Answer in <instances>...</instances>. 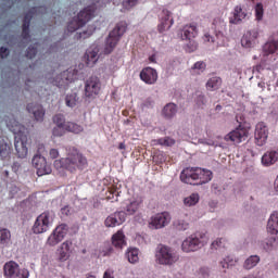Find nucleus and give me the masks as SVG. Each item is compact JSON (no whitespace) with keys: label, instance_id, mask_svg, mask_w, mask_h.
<instances>
[{"label":"nucleus","instance_id":"obj_39","mask_svg":"<svg viewBox=\"0 0 278 278\" xmlns=\"http://www.w3.org/2000/svg\"><path fill=\"white\" fill-rule=\"evenodd\" d=\"M225 40V35L223 31L216 33V39L210 35H204V41L205 42H216L217 45H220V41L223 42Z\"/></svg>","mask_w":278,"mask_h":278},{"label":"nucleus","instance_id":"obj_52","mask_svg":"<svg viewBox=\"0 0 278 278\" xmlns=\"http://www.w3.org/2000/svg\"><path fill=\"white\" fill-rule=\"evenodd\" d=\"M65 132L66 129L64 128V126H55L52 130L53 136H55L56 138H61V136H64Z\"/></svg>","mask_w":278,"mask_h":278},{"label":"nucleus","instance_id":"obj_17","mask_svg":"<svg viewBox=\"0 0 278 278\" xmlns=\"http://www.w3.org/2000/svg\"><path fill=\"white\" fill-rule=\"evenodd\" d=\"M168 223H170V214L163 212L154 215L151 218L150 225L154 227V229H162V227H166Z\"/></svg>","mask_w":278,"mask_h":278},{"label":"nucleus","instance_id":"obj_38","mask_svg":"<svg viewBox=\"0 0 278 278\" xmlns=\"http://www.w3.org/2000/svg\"><path fill=\"white\" fill-rule=\"evenodd\" d=\"M206 67H207V65L205 64V62L198 61L191 67V73H192V75H201V73H203Z\"/></svg>","mask_w":278,"mask_h":278},{"label":"nucleus","instance_id":"obj_64","mask_svg":"<svg viewBox=\"0 0 278 278\" xmlns=\"http://www.w3.org/2000/svg\"><path fill=\"white\" fill-rule=\"evenodd\" d=\"M87 35H88V31H83V33L80 34V38H86Z\"/></svg>","mask_w":278,"mask_h":278},{"label":"nucleus","instance_id":"obj_34","mask_svg":"<svg viewBox=\"0 0 278 278\" xmlns=\"http://www.w3.org/2000/svg\"><path fill=\"white\" fill-rule=\"evenodd\" d=\"M64 129L70 134H81V131H84V126L74 122H66Z\"/></svg>","mask_w":278,"mask_h":278},{"label":"nucleus","instance_id":"obj_40","mask_svg":"<svg viewBox=\"0 0 278 278\" xmlns=\"http://www.w3.org/2000/svg\"><path fill=\"white\" fill-rule=\"evenodd\" d=\"M61 80L56 81V86L60 88V86H64L66 84H68V81H72L73 80V74L68 71H64L62 74H61Z\"/></svg>","mask_w":278,"mask_h":278},{"label":"nucleus","instance_id":"obj_15","mask_svg":"<svg viewBox=\"0 0 278 278\" xmlns=\"http://www.w3.org/2000/svg\"><path fill=\"white\" fill-rule=\"evenodd\" d=\"M254 140L257 147H264L268 140V127L264 122L256 124L254 131Z\"/></svg>","mask_w":278,"mask_h":278},{"label":"nucleus","instance_id":"obj_41","mask_svg":"<svg viewBox=\"0 0 278 278\" xmlns=\"http://www.w3.org/2000/svg\"><path fill=\"white\" fill-rule=\"evenodd\" d=\"M199 193H192L191 195L185 198L184 203L187 207H192L199 203Z\"/></svg>","mask_w":278,"mask_h":278},{"label":"nucleus","instance_id":"obj_31","mask_svg":"<svg viewBox=\"0 0 278 278\" xmlns=\"http://www.w3.org/2000/svg\"><path fill=\"white\" fill-rule=\"evenodd\" d=\"M220 86H223V78L218 76H214L206 81V89L212 92H214V90H218Z\"/></svg>","mask_w":278,"mask_h":278},{"label":"nucleus","instance_id":"obj_47","mask_svg":"<svg viewBox=\"0 0 278 278\" xmlns=\"http://www.w3.org/2000/svg\"><path fill=\"white\" fill-rule=\"evenodd\" d=\"M157 144H161V147H173L175 144V139L170 137H164L157 139Z\"/></svg>","mask_w":278,"mask_h":278},{"label":"nucleus","instance_id":"obj_45","mask_svg":"<svg viewBox=\"0 0 278 278\" xmlns=\"http://www.w3.org/2000/svg\"><path fill=\"white\" fill-rule=\"evenodd\" d=\"M174 227L178 231H186V229H188V227H190V224H188V222H186L184 219H177L176 222H174Z\"/></svg>","mask_w":278,"mask_h":278},{"label":"nucleus","instance_id":"obj_49","mask_svg":"<svg viewBox=\"0 0 278 278\" xmlns=\"http://www.w3.org/2000/svg\"><path fill=\"white\" fill-rule=\"evenodd\" d=\"M255 16L256 21H262V18H264V4L261 2L255 5Z\"/></svg>","mask_w":278,"mask_h":278},{"label":"nucleus","instance_id":"obj_2","mask_svg":"<svg viewBox=\"0 0 278 278\" xmlns=\"http://www.w3.org/2000/svg\"><path fill=\"white\" fill-rule=\"evenodd\" d=\"M53 165L56 170L77 173L88 168V159L77 148L72 147L67 149L66 157L55 160Z\"/></svg>","mask_w":278,"mask_h":278},{"label":"nucleus","instance_id":"obj_26","mask_svg":"<svg viewBox=\"0 0 278 278\" xmlns=\"http://www.w3.org/2000/svg\"><path fill=\"white\" fill-rule=\"evenodd\" d=\"M263 166H273L278 162V152L275 150L267 151L264 153L261 160Z\"/></svg>","mask_w":278,"mask_h":278},{"label":"nucleus","instance_id":"obj_22","mask_svg":"<svg viewBox=\"0 0 278 278\" xmlns=\"http://www.w3.org/2000/svg\"><path fill=\"white\" fill-rule=\"evenodd\" d=\"M27 112L34 115L35 121H37V123H42V121H45V108H42V105L38 103H29L27 105Z\"/></svg>","mask_w":278,"mask_h":278},{"label":"nucleus","instance_id":"obj_24","mask_svg":"<svg viewBox=\"0 0 278 278\" xmlns=\"http://www.w3.org/2000/svg\"><path fill=\"white\" fill-rule=\"evenodd\" d=\"M143 200L142 198H136L130 200V202L125 206V214L128 216H134L140 207H142Z\"/></svg>","mask_w":278,"mask_h":278},{"label":"nucleus","instance_id":"obj_30","mask_svg":"<svg viewBox=\"0 0 278 278\" xmlns=\"http://www.w3.org/2000/svg\"><path fill=\"white\" fill-rule=\"evenodd\" d=\"M265 55H273L278 51V39H269L263 47Z\"/></svg>","mask_w":278,"mask_h":278},{"label":"nucleus","instance_id":"obj_18","mask_svg":"<svg viewBox=\"0 0 278 278\" xmlns=\"http://www.w3.org/2000/svg\"><path fill=\"white\" fill-rule=\"evenodd\" d=\"M258 37L260 33L257 30H248L241 38V47L252 49V47H255V40H257Z\"/></svg>","mask_w":278,"mask_h":278},{"label":"nucleus","instance_id":"obj_33","mask_svg":"<svg viewBox=\"0 0 278 278\" xmlns=\"http://www.w3.org/2000/svg\"><path fill=\"white\" fill-rule=\"evenodd\" d=\"M87 56V66H94L99 61V50H89L86 52Z\"/></svg>","mask_w":278,"mask_h":278},{"label":"nucleus","instance_id":"obj_51","mask_svg":"<svg viewBox=\"0 0 278 278\" xmlns=\"http://www.w3.org/2000/svg\"><path fill=\"white\" fill-rule=\"evenodd\" d=\"M108 193H109L106 195L108 201H112L114 197H116L114 201H118V191L116 190V187L109 188Z\"/></svg>","mask_w":278,"mask_h":278},{"label":"nucleus","instance_id":"obj_50","mask_svg":"<svg viewBox=\"0 0 278 278\" xmlns=\"http://www.w3.org/2000/svg\"><path fill=\"white\" fill-rule=\"evenodd\" d=\"M112 253H114V249L112 248V245H108L102 248V250L100 251L99 257H110Z\"/></svg>","mask_w":278,"mask_h":278},{"label":"nucleus","instance_id":"obj_56","mask_svg":"<svg viewBox=\"0 0 278 278\" xmlns=\"http://www.w3.org/2000/svg\"><path fill=\"white\" fill-rule=\"evenodd\" d=\"M9 155H10V150L8 149V146H5L4 150H3V146H0V156L8 157Z\"/></svg>","mask_w":278,"mask_h":278},{"label":"nucleus","instance_id":"obj_20","mask_svg":"<svg viewBox=\"0 0 278 278\" xmlns=\"http://www.w3.org/2000/svg\"><path fill=\"white\" fill-rule=\"evenodd\" d=\"M140 79L141 81H144V84L153 86V84L157 81V71H155V68L152 67H144L140 72Z\"/></svg>","mask_w":278,"mask_h":278},{"label":"nucleus","instance_id":"obj_5","mask_svg":"<svg viewBox=\"0 0 278 278\" xmlns=\"http://www.w3.org/2000/svg\"><path fill=\"white\" fill-rule=\"evenodd\" d=\"M97 11V4L89 5L85 8L83 11H80L77 15V17L73 18L67 24V31L73 34V31H77L79 27H84L86 23H88L90 20L94 17V12Z\"/></svg>","mask_w":278,"mask_h":278},{"label":"nucleus","instance_id":"obj_28","mask_svg":"<svg viewBox=\"0 0 278 278\" xmlns=\"http://www.w3.org/2000/svg\"><path fill=\"white\" fill-rule=\"evenodd\" d=\"M247 18V12L242 10V7L237 5L233 10V16L230 18L232 25H238L242 20Z\"/></svg>","mask_w":278,"mask_h":278},{"label":"nucleus","instance_id":"obj_60","mask_svg":"<svg viewBox=\"0 0 278 278\" xmlns=\"http://www.w3.org/2000/svg\"><path fill=\"white\" fill-rule=\"evenodd\" d=\"M149 62L152 63V64H156V56L155 54H152L151 56H149Z\"/></svg>","mask_w":278,"mask_h":278},{"label":"nucleus","instance_id":"obj_35","mask_svg":"<svg viewBox=\"0 0 278 278\" xmlns=\"http://www.w3.org/2000/svg\"><path fill=\"white\" fill-rule=\"evenodd\" d=\"M177 114V104L175 103H168L163 109V115L165 118H173Z\"/></svg>","mask_w":278,"mask_h":278},{"label":"nucleus","instance_id":"obj_61","mask_svg":"<svg viewBox=\"0 0 278 278\" xmlns=\"http://www.w3.org/2000/svg\"><path fill=\"white\" fill-rule=\"evenodd\" d=\"M159 161L160 164H162L163 162H165V159H164V154H159L155 156Z\"/></svg>","mask_w":278,"mask_h":278},{"label":"nucleus","instance_id":"obj_55","mask_svg":"<svg viewBox=\"0 0 278 278\" xmlns=\"http://www.w3.org/2000/svg\"><path fill=\"white\" fill-rule=\"evenodd\" d=\"M49 156L51 157V160H58V157H60V151H58V149H51L49 152Z\"/></svg>","mask_w":278,"mask_h":278},{"label":"nucleus","instance_id":"obj_19","mask_svg":"<svg viewBox=\"0 0 278 278\" xmlns=\"http://www.w3.org/2000/svg\"><path fill=\"white\" fill-rule=\"evenodd\" d=\"M38 12L37 8H31L24 16L23 26H22V38L24 40H28L29 38V25L31 23V18H34V14Z\"/></svg>","mask_w":278,"mask_h":278},{"label":"nucleus","instance_id":"obj_7","mask_svg":"<svg viewBox=\"0 0 278 278\" xmlns=\"http://www.w3.org/2000/svg\"><path fill=\"white\" fill-rule=\"evenodd\" d=\"M125 31H127V24L121 22L115 26V28L109 34L106 38L103 49L104 55H110V53L116 49V45H118V41Z\"/></svg>","mask_w":278,"mask_h":278},{"label":"nucleus","instance_id":"obj_14","mask_svg":"<svg viewBox=\"0 0 278 278\" xmlns=\"http://www.w3.org/2000/svg\"><path fill=\"white\" fill-rule=\"evenodd\" d=\"M160 24L157 25L159 34H164V31H168L175 21L173 20V15L170 11L163 9L159 15Z\"/></svg>","mask_w":278,"mask_h":278},{"label":"nucleus","instance_id":"obj_9","mask_svg":"<svg viewBox=\"0 0 278 278\" xmlns=\"http://www.w3.org/2000/svg\"><path fill=\"white\" fill-rule=\"evenodd\" d=\"M3 271L7 278H29V270L26 268L21 269L14 261L5 263Z\"/></svg>","mask_w":278,"mask_h":278},{"label":"nucleus","instance_id":"obj_57","mask_svg":"<svg viewBox=\"0 0 278 278\" xmlns=\"http://www.w3.org/2000/svg\"><path fill=\"white\" fill-rule=\"evenodd\" d=\"M103 278H114L113 269H106L103 274Z\"/></svg>","mask_w":278,"mask_h":278},{"label":"nucleus","instance_id":"obj_44","mask_svg":"<svg viewBox=\"0 0 278 278\" xmlns=\"http://www.w3.org/2000/svg\"><path fill=\"white\" fill-rule=\"evenodd\" d=\"M65 104L67 108H75L77 105V93H70L65 97Z\"/></svg>","mask_w":278,"mask_h":278},{"label":"nucleus","instance_id":"obj_12","mask_svg":"<svg viewBox=\"0 0 278 278\" xmlns=\"http://www.w3.org/2000/svg\"><path fill=\"white\" fill-rule=\"evenodd\" d=\"M101 92V80L97 76L89 77L85 83V97L96 99Z\"/></svg>","mask_w":278,"mask_h":278},{"label":"nucleus","instance_id":"obj_53","mask_svg":"<svg viewBox=\"0 0 278 278\" xmlns=\"http://www.w3.org/2000/svg\"><path fill=\"white\" fill-rule=\"evenodd\" d=\"M199 278H207L210 277V269L207 267H201L198 271Z\"/></svg>","mask_w":278,"mask_h":278},{"label":"nucleus","instance_id":"obj_37","mask_svg":"<svg viewBox=\"0 0 278 278\" xmlns=\"http://www.w3.org/2000/svg\"><path fill=\"white\" fill-rule=\"evenodd\" d=\"M126 257L130 264H136L140 260L138 256V249L136 248H130L126 252Z\"/></svg>","mask_w":278,"mask_h":278},{"label":"nucleus","instance_id":"obj_46","mask_svg":"<svg viewBox=\"0 0 278 278\" xmlns=\"http://www.w3.org/2000/svg\"><path fill=\"white\" fill-rule=\"evenodd\" d=\"M236 262L238 261H236V258L232 256H227L220 262V266L222 268H229L230 266H236Z\"/></svg>","mask_w":278,"mask_h":278},{"label":"nucleus","instance_id":"obj_6","mask_svg":"<svg viewBox=\"0 0 278 278\" xmlns=\"http://www.w3.org/2000/svg\"><path fill=\"white\" fill-rule=\"evenodd\" d=\"M207 235L205 232H195L182 241L181 249L184 253H194L207 244Z\"/></svg>","mask_w":278,"mask_h":278},{"label":"nucleus","instance_id":"obj_42","mask_svg":"<svg viewBox=\"0 0 278 278\" xmlns=\"http://www.w3.org/2000/svg\"><path fill=\"white\" fill-rule=\"evenodd\" d=\"M225 247H227V240L224 238L216 239L211 243L212 251H218V249H225Z\"/></svg>","mask_w":278,"mask_h":278},{"label":"nucleus","instance_id":"obj_8","mask_svg":"<svg viewBox=\"0 0 278 278\" xmlns=\"http://www.w3.org/2000/svg\"><path fill=\"white\" fill-rule=\"evenodd\" d=\"M55 214L51 211H46L41 213L35 220L33 225V233H47V230L53 225Z\"/></svg>","mask_w":278,"mask_h":278},{"label":"nucleus","instance_id":"obj_62","mask_svg":"<svg viewBox=\"0 0 278 278\" xmlns=\"http://www.w3.org/2000/svg\"><path fill=\"white\" fill-rule=\"evenodd\" d=\"M257 86H258L262 90H266V83L260 81V83L257 84Z\"/></svg>","mask_w":278,"mask_h":278},{"label":"nucleus","instance_id":"obj_63","mask_svg":"<svg viewBox=\"0 0 278 278\" xmlns=\"http://www.w3.org/2000/svg\"><path fill=\"white\" fill-rule=\"evenodd\" d=\"M118 149H119V150H125V149H126L125 143H124V142H121V143L118 144Z\"/></svg>","mask_w":278,"mask_h":278},{"label":"nucleus","instance_id":"obj_1","mask_svg":"<svg viewBox=\"0 0 278 278\" xmlns=\"http://www.w3.org/2000/svg\"><path fill=\"white\" fill-rule=\"evenodd\" d=\"M4 121L7 123V127L15 136L14 147L17 153V157H21L22 160L27 157V153L29 152V149L27 148L29 142V129L18 123V121L14 118V115L11 117H5Z\"/></svg>","mask_w":278,"mask_h":278},{"label":"nucleus","instance_id":"obj_21","mask_svg":"<svg viewBox=\"0 0 278 278\" xmlns=\"http://www.w3.org/2000/svg\"><path fill=\"white\" fill-rule=\"evenodd\" d=\"M71 253H73V241L66 240L61 244L60 249L58 250L59 262H66L71 257Z\"/></svg>","mask_w":278,"mask_h":278},{"label":"nucleus","instance_id":"obj_11","mask_svg":"<svg viewBox=\"0 0 278 278\" xmlns=\"http://www.w3.org/2000/svg\"><path fill=\"white\" fill-rule=\"evenodd\" d=\"M66 233H68V225L61 224L55 227V229L51 232L48 237L47 245L48 247H55L66 238Z\"/></svg>","mask_w":278,"mask_h":278},{"label":"nucleus","instance_id":"obj_23","mask_svg":"<svg viewBox=\"0 0 278 278\" xmlns=\"http://www.w3.org/2000/svg\"><path fill=\"white\" fill-rule=\"evenodd\" d=\"M199 36V28H197V24H189L184 26L182 28V40H192Z\"/></svg>","mask_w":278,"mask_h":278},{"label":"nucleus","instance_id":"obj_54","mask_svg":"<svg viewBox=\"0 0 278 278\" xmlns=\"http://www.w3.org/2000/svg\"><path fill=\"white\" fill-rule=\"evenodd\" d=\"M8 55H10V49H8L5 47H1L0 48V58L2 60H4V58H8Z\"/></svg>","mask_w":278,"mask_h":278},{"label":"nucleus","instance_id":"obj_25","mask_svg":"<svg viewBox=\"0 0 278 278\" xmlns=\"http://www.w3.org/2000/svg\"><path fill=\"white\" fill-rule=\"evenodd\" d=\"M267 233L278 236V212H274L267 222Z\"/></svg>","mask_w":278,"mask_h":278},{"label":"nucleus","instance_id":"obj_10","mask_svg":"<svg viewBox=\"0 0 278 278\" xmlns=\"http://www.w3.org/2000/svg\"><path fill=\"white\" fill-rule=\"evenodd\" d=\"M247 138H249V128L240 124L235 130L228 132L224 137V140L226 142H235V144H240V142H244Z\"/></svg>","mask_w":278,"mask_h":278},{"label":"nucleus","instance_id":"obj_3","mask_svg":"<svg viewBox=\"0 0 278 278\" xmlns=\"http://www.w3.org/2000/svg\"><path fill=\"white\" fill-rule=\"evenodd\" d=\"M180 181L190 186H203L212 181V170L201 167H187L180 174Z\"/></svg>","mask_w":278,"mask_h":278},{"label":"nucleus","instance_id":"obj_13","mask_svg":"<svg viewBox=\"0 0 278 278\" xmlns=\"http://www.w3.org/2000/svg\"><path fill=\"white\" fill-rule=\"evenodd\" d=\"M34 168L37 170L38 177H43V175H51L53 169L47 163V159L40 154H35L31 161Z\"/></svg>","mask_w":278,"mask_h":278},{"label":"nucleus","instance_id":"obj_32","mask_svg":"<svg viewBox=\"0 0 278 278\" xmlns=\"http://www.w3.org/2000/svg\"><path fill=\"white\" fill-rule=\"evenodd\" d=\"M277 240H278V235L271 236L270 238L261 242V248L266 252L273 251V249H275V243L277 242Z\"/></svg>","mask_w":278,"mask_h":278},{"label":"nucleus","instance_id":"obj_58","mask_svg":"<svg viewBox=\"0 0 278 278\" xmlns=\"http://www.w3.org/2000/svg\"><path fill=\"white\" fill-rule=\"evenodd\" d=\"M138 3V0H126L124 1V5H128V8H134Z\"/></svg>","mask_w":278,"mask_h":278},{"label":"nucleus","instance_id":"obj_36","mask_svg":"<svg viewBox=\"0 0 278 278\" xmlns=\"http://www.w3.org/2000/svg\"><path fill=\"white\" fill-rule=\"evenodd\" d=\"M256 264H260V256L251 255L245 260L243 268H245V270H251V268H255Z\"/></svg>","mask_w":278,"mask_h":278},{"label":"nucleus","instance_id":"obj_27","mask_svg":"<svg viewBox=\"0 0 278 278\" xmlns=\"http://www.w3.org/2000/svg\"><path fill=\"white\" fill-rule=\"evenodd\" d=\"M112 244L115 247V249H123V247L127 244L123 230H118L115 235H113Z\"/></svg>","mask_w":278,"mask_h":278},{"label":"nucleus","instance_id":"obj_4","mask_svg":"<svg viewBox=\"0 0 278 278\" xmlns=\"http://www.w3.org/2000/svg\"><path fill=\"white\" fill-rule=\"evenodd\" d=\"M155 262L161 266H173L179 262V254L168 245H159L155 252Z\"/></svg>","mask_w":278,"mask_h":278},{"label":"nucleus","instance_id":"obj_29","mask_svg":"<svg viewBox=\"0 0 278 278\" xmlns=\"http://www.w3.org/2000/svg\"><path fill=\"white\" fill-rule=\"evenodd\" d=\"M12 243V232L7 228L0 227V244L1 247H10Z\"/></svg>","mask_w":278,"mask_h":278},{"label":"nucleus","instance_id":"obj_59","mask_svg":"<svg viewBox=\"0 0 278 278\" xmlns=\"http://www.w3.org/2000/svg\"><path fill=\"white\" fill-rule=\"evenodd\" d=\"M198 105H205V96H199L197 99Z\"/></svg>","mask_w":278,"mask_h":278},{"label":"nucleus","instance_id":"obj_16","mask_svg":"<svg viewBox=\"0 0 278 278\" xmlns=\"http://www.w3.org/2000/svg\"><path fill=\"white\" fill-rule=\"evenodd\" d=\"M125 220H126L125 211H119L109 215L104 220V225L105 227H118L119 225H123Z\"/></svg>","mask_w":278,"mask_h":278},{"label":"nucleus","instance_id":"obj_48","mask_svg":"<svg viewBox=\"0 0 278 278\" xmlns=\"http://www.w3.org/2000/svg\"><path fill=\"white\" fill-rule=\"evenodd\" d=\"M36 53H38V43L28 47L26 58H28V60H33V58H36Z\"/></svg>","mask_w":278,"mask_h":278},{"label":"nucleus","instance_id":"obj_43","mask_svg":"<svg viewBox=\"0 0 278 278\" xmlns=\"http://www.w3.org/2000/svg\"><path fill=\"white\" fill-rule=\"evenodd\" d=\"M52 121L54 123V125H56V127H66V118L64 117V114H55L52 117Z\"/></svg>","mask_w":278,"mask_h":278}]
</instances>
